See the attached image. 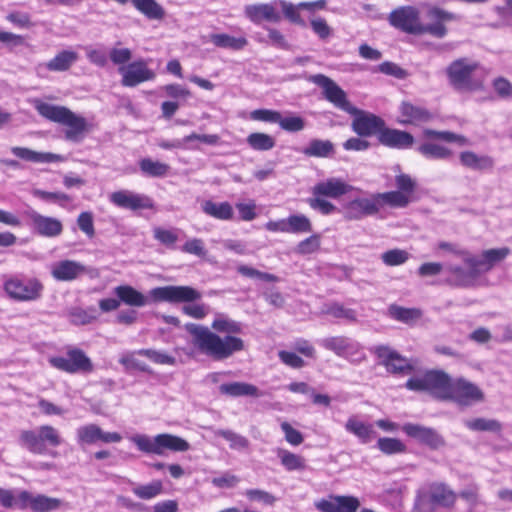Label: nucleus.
<instances>
[{"mask_svg":"<svg viewBox=\"0 0 512 512\" xmlns=\"http://www.w3.org/2000/svg\"><path fill=\"white\" fill-rule=\"evenodd\" d=\"M137 353L157 364L174 365L176 362L173 356L154 349H141Z\"/></svg>","mask_w":512,"mask_h":512,"instance_id":"nucleus-60","label":"nucleus"},{"mask_svg":"<svg viewBox=\"0 0 512 512\" xmlns=\"http://www.w3.org/2000/svg\"><path fill=\"white\" fill-rule=\"evenodd\" d=\"M276 5L277 1L249 4L244 7V15L254 24H260L263 21L278 23L281 21V15L277 11Z\"/></svg>","mask_w":512,"mask_h":512,"instance_id":"nucleus-21","label":"nucleus"},{"mask_svg":"<svg viewBox=\"0 0 512 512\" xmlns=\"http://www.w3.org/2000/svg\"><path fill=\"white\" fill-rule=\"evenodd\" d=\"M151 298L156 302L187 303L201 298V293L190 286H162L150 290Z\"/></svg>","mask_w":512,"mask_h":512,"instance_id":"nucleus-10","label":"nucleus"},{"mask_svg":"<svg viewBox=\"0 0 512 512\" xmlns=\"http://www.w3.org/2000/svg\"><path fill=\"white\" fill-rule=\"evenodd\" d=\"M276 455L287 471H301L306 468V461L301 455L283 448H278Z\"/></svg>","mask_w":512,"mask_h":512,"instance_id":"nucleus-35","label":"nucleus"},{"mask_svg":"<svg viewBox=\"0 0 512 512\" xmlns=\"http://www.w3.org/2000/svg\"><path fill=\"white\" fill-rule=\"evenodd\" d=\"M140 170L143 174L150 177H163L169 170L170 166L166 163L153 161L150 158H144L139 163Z\"/></svg>","mask_w":512,"mask_h":512,"instance_id":"nucleus-44","label":"nucleus"},{"mask_svg":"<svg viewBox=\"0 0 512 512\" xmlns=\"http://www.w3.org/2000/svg\"><path fill=\"white\" fill-rule=\"evenodd\" d=\"M353 190H358L345 182L342 178L330 177L316 183L312 188L313 196L338 199Z\"/></svg>","mask_w":512,"mask_h":512,"instance_id":"nucleus-19","label":"nucleus"},{"mask_svg":"<svg viewBox=\"0 0 512 512\" xmlns=\"http://www.w3.org/2000/svg\"><path fill=\"white\" fill-rule=\"evenodd\" d=\"M3 289L11 299L19 302H29L41 298L44 286L37 278L24 280L17 276H11L4 281Z\"/></svg>","mask_w":512,"mask_h":512,"instance_id":"nucleus-7","label":"nucleus"},{"mask_svg":"<svg viewBox=\"0 0 512 512\" xmlns=\"http://www.w3.org/2000/svg\"><path fill=\"white\" fill-rule=\"evenodd\" d=\"M279 126L288 132H299L304 129L305 121L300 116L282 117L278 121Z\"/></svg>","mask_w":512,"mask_h":512,"instance_id":"nucleus-64","label":"nucleus"},{"mask_svg":"<svg viewBox=\"0 0 512 512\" xmlns=\"http://www.w3.org/2000/svg\"><path fill=\"white\" fill-rule=\"evenodd\" d=\"M459 159L464 167L472 170L485 171L494 167V159L491 156L477 155L472 151L461 152Z\"/></svg>","mask_w":512,"mask_h":512,"instance_id":"nucleus-29","label":"nucleus"},{"mask_svg":"<svg viewBox=\"0 0 512 512\" xmlns=\"http://www.w3.org/2000/svg\"><path fill=\"white\" fill-rule=\"evenodd\" d=\"M131 441L141 452L160 456L164 455L166 450L186 452L190 449V444L185 439L169 433L158 434L154 437L137 434L131 438Z\"/></svg>","mask_w":512,"mask_h":512,"instance_id":"nucleus-4","label":"nucleus"},{"mask_svg":"<svg viewBox=\"0 0 512 512\" xmlns=\"http://www.w3.org/2000/svg\"><path fill=\"white\" fill-rule=\"evenodd\" d=\"M62 506V500L48 497L43 494L32 495L28 491H21L18 495L17 508L31 509L33 512H50Z\"/></svg>","mask_w":512,"mask_h":512,"instance_id":"nucleus-15","label":"nucleus"},{"mask_svg":"<svg viewBox=\"0 0 512 512\" xmlns=\"http://www.w3.org/2000/svg\"><path fill=\"white\" fill-rule=\"evenodd\" d=\"M511 253L510 248L501 247L488 249L482 252V258H476L473 255L465 254V264L472 268L473 275L490 271L497 263L503 261Z\"/></svg>","mask_w":512,"mask_h":512,"instance_id":"nucleus-12","label":"nucleus"},{"mask_svg":"<svg viewBox=\"0 0 512 512\" xmlns=\"http://www.w3.org/2000/svg\"><path fill=\"white\" fill-rule=\"evenodd\" d=\"M120 43L109 50L110 61L119 67L128 65L132 59V51L126 47H120Z\"/></svg>","mask_w":512,"mask_h":512,"instance_id":"nucleus-56","label":"nucleus"},{"mask_svg":"<svg viewBox=\"0 0 512 512\" xmlns=\"http://www.w3.org/2000/svg\"><path fill=\"white\" fill-rule=\"evenodd\" d=\"M375 354L380 359V363L391 373L409 374L414 369L410 360L402 357L388 346L376 347Z\"/></svg>","mask_w":512,"mask_h":512,"instance_id":"nucleus-16","label":"nucleus"},{"mask_svg":"<svg viewBox=\"0 0 512 512\" xmlns=\"http://www.w3.org/2000/svg\"><path fill=\"white\" fill-rule=\"evenodd\" d=\"M378 140L384 146L397 149L410 148L414 143L412 134L402 130L386 128L385 126L379 133Z\"/></svg>","mask_w":512,"mask_h":512,"instance_id":"nucleus-25","label":"nucleus"},{"mask_svg":"<svg viewBox=\"0 0 512 512\" xmlns=\"http://www.w3.org/2000/svg\"><path fill=\"white\" fill-rule=\"evenodd\" d=\"M181 250L184 253L192 254L200 258H204L207 254L204 241L200 238H193L186 241Z\"/></svg>","mask_w":512,"mask_h":512,"instance_id":"nucleus-63","label":"nucleus"},{"mask_svg":"<svg viewBox=\"0 0 512 512\" xmlns=\"http://www.w3.org/2000/svg\"><path fill=\"white\" fill-rule=\"evenodd\" d=\"M11 152L16 157L32 163H53L63 161V156L51 152H38L30 148L14 146Z\"/></svg>","mask_w":512,"mask_h":512,"instance_id":"nucleus-26","label":"nucleus"},{"mask_svg":"<svg viewBox=\"0 0 512 512\" xmlns=\"http://www.w3.org/2000/svg\"><path fill=\"white\" fill-rule=\"evenodd\" d=\"M324 198V196H313L309 198L307 202L313 210H316L323 215H330L337 210V207L332 202Z\"/></svg>","mask_w":512,"mask_h":512,"instance_id":"nucleus-59","label":"nucleus"},{"mask_svg":"<svg viewBox=\"0 0 512 512\" xmlns=\"http://www.w3.org/2000/svg\"><path fill=\"white\" fill-rule=\"evenodd\" d=\"M78 59V54L71 50H64L51 59L46 67L50 71H66Z\"/></svg>","mask_w":512,"mask_h":512,"instance_id":"nucleus-39","label":"nucleus"},{"mask_svg":"<svg viewBox=\"0 0 512 512\" xmlns=\"http://www.w3.org/2000/svg\"><path fill=\"white\" fill-rule=\"evenodd\" d=\"M334 145L329 140L313 139L303 149L302 153L308 157L325 158L332 154Z\"/></svg>","mask_w":512,"mask_h":512,"instance_id":"nucleus-40","label":"nucleus"},{"mask_svg":"<svg viewBox=\"0 0 512 512\" xmlns=\"http://www.w3.org/2000/svg\"><path fill=\"white\" fill-rule=\"evenodd\" d=\"M477 67V63L469 62L465 58L452 62L447 68V75L451 85L455 89L467 88L471 81V75Z\"/></svg>","mask_w":512,"mask_h":512,"instance_id":"nucleus-18","label":"nucleus"},{"mask_svg":"<svg viewBox=\"0 0 512 512\" xmlns=\"http://www.w3.org/2000/svg\"><path fill=\"white\" fill-rule=\"evenodd\" d=\"M464 425L472 431L499 433L502 430V424L496 419L474 418L464 422Z\"/></svg>","mask_w":512,"mask_h":512,"instance_id":"nucleus-41","label":"nucleus"},{"mask_svg":"<svg viewBox=\"0 0 512 512\" xmlns=\"http://www.w3.org/2000/svg\"><path fill=\"white\" fill-rule=\"evenodd\" d=\"M21 446L33 454H44L47 445L58 447L62 443L59 431L51 425H41L36 430H23L19 436Z\"/></svg>","mask_w":512,"mask_h":512,"instance_id":"nucleus-6","label":"nucleus"},{"mask_svg":"<svg viewBox=\"0 0 512 512\" xmlns=\"http://www.w3.org/2000/svg\"><path fill=\"white\" fill-rule=\"evenodd\" d=\"M354 116L352 121L353 131L362 137L377 135L382 131L385 122L379 116L358 109V112L349 113Z\"/></svg>","mask_w":512,"mask_h":512,"instance_id":"nucleus-17","label":"nucleus"},{"mask_svg":"<svg viewBox=\"0 0 512 512\" xmlns=\"http://www.w3.org/2000/svg\"><path fill=\"white\" fill-rule=\"evenodd\" d=\"M403 124H416L428 122L432 116L425 108L414 106L411 103L403 102L400 106Z\"/></svg>","mask_w":512,"mask_h":512,"instance_id":"nucleus-33","label":"nucleus"},{"mask_svg":"<svg viewBox=\"0 0 512 512\" xmlns=\"http://www.w3.org/2000/svg\"><path fill=\"white\" fill-rule=\"evenodd\" d=\"M211 328L216 332L226 333L227 335L220 337L206 326L187 325V330L193 337L194 346L202 354L214 360H224L244 349V341L234 336V334H239L242 331L241 323L218 313L211 324Z\"/></svg>","mask_w":512,"mask_h":512,"instance_id":"nucleus-1","label":"nucleus"},{"mask_svg":"<svg viewBox=\"0 0 512 512\" xmlns=\"http://www.w3.org/2000/svg\"><path fill=\"white\" fill-rule=\"evenodd\" d=\"M77 441L80 445L84 444H96L98 435V425L87 424L81 426L76 431Z\"/></svg>","mask_w":512,"mask_h":512,"instance_id":"nucleus-54","label":"nucleus"},{"mask_svg":"<svg viewBox=\"0 0 512 512\" xmlns=\"http://www.w3.org/2000/svg\"><path fill=\"white\" fill-rule=\"evenodd\" d=\"M379 212L376 193L369 197H355L343 205V216L349 221H358Z\"/></svg>","mask_w":512,"mask_h":512,"instance_id":"nucleus-11","label":"nucleus"},{"mask_svg":"<svg viewBox=\"0 0 512 512\" xmlns=\"http://www.w3.org/2000/svg\"><path fill=\"white\" fill-rule=\"evenodd\" d=\"M323 314L333 316L338 319H345L351 322L357 321V313L354 309L347 308L344 305L334 302L325 305L322 309Z\"/></svg>","mask_w":512,"mask_h":512,"instance_id":"nucleus-45","label":"nucleus"},{"mask_svg":"<svg viewBox=\"0 0 512 512\" xmlns=\"http://www.w3.org/2000/svg\"><path fill=\"white\" fill-rule=\"evenodd\" d=\"M345 429L347 432L355 435L361 443H369L375 435L372 424L364 423L355 416H351L345 423Z\"/></svg>","mask_w":512,"mask_h":512,"instance_id":"nucleus-31","label":"nucleus"},{"mask_svg":"<svg viewBox=\"0 0 512 512\" xmlns=\"http://www.w3.org/2000/svg\"><path fill=\"white\" fill-rule=\"evenodd\" d=\"M310 80L323 89L325 99L332 103L336 108L341 109L346 113L358 112V108L351 105L348 101L346 92L332 79L323 74H316L311 76Z\"/></svg>","mask_w":512,"mask_h":512,"instance_id":"nucleus-8","label":"nucleus"},{"mask_svg":"<svg viewBox=\"0 0 512 512\" xmlns=\"http://www.w3.org/2000/svg\"><path fill=\"white\" fill-rule=\"evenodd\" d=\"M49 363L56 369L74 374L78 372L90 373L93 371L91 359L78 348L68 350L67 357H51Z\"/></svg>","mask_w":512,"mask_h":512,"instance_id":"nucleus-9","label":"nucleus"},{"mask_svg":"<svg viewBox=\"0 0 512 512\" xmlns=\"http://www.w3.org/2000/svg\"><path fill=\"white\" fill-rule=\"evenodd\" d=\"M34 106L42 117L67 127L65 139L68 141L78 143L89 131L86 119L65 106L48 104L38 99L34 101Z\"/></svg>","mask_w":512,"mask_h":512,"instance_id":"nucleus-3","label":"nucleus"},{"mask_svg":"<svg viewBox=\"0 0 512 512\" xmlns=\"http://www.w3.org/2000/svg\"><path fill=\"white\" fill-rule=\"evenodd\" d=\"M132 492L140 499L151 500L163 492V484L160 480H154L148 484L134 487Z\"/></svg>","mask_w":512,"mask_h":512,"instance_id":"nucleus-47","label":"nucleus"},{"mask_svg":"<svg viewBox=\"0 0 512 512\" xmlns=\"http://www.w3.org/2000/svg\"><path fill=\"white\" fill-rule=\"evenodd\" d=\"M87 273V267L74 260H60L52 264L51 276L62 282H70Z\"/></svg>","mask_w":512,"mask_h":512,"instance_id":"nucleus-22","label":"nucleus"},{"mask_svg":"<svg viewBox=\"0 0 512 512\" xmlns=\"http://www.w3.org/2000/svg\"><path fill=\"white\" fill-rule=\"evenodd\" d=\"M26 215L31 221L33 230L43 237H57L63 231V225L57 218L44 216L35 210L28 211Z\"/></svg>","mask_w":512,"mask_h":512,"instance_id":"nucleus-20","label":"nucleus"},{"mask_svg":"<svg viewBox=\"0 0 512 512\" xmlns=\"http://www.w3.org/2000/svg\"><path fill=\"white\" fill-rule=\"evenodd\" d=\"M409 257L410 254L406 250L395 248L384 252L381 255V260L387 266H399L404 264Z\"/></svg>","mask_w":512,"mask_h":512,"instance_id":"nucleus-53","label":"nucleus"},{"mask_svg":"<svg viewBox=\"0 0 512 512\" xmlns=\"http://www.w3.org/2000/svg\"><path fill=\"white\" fill-rule=\"evenodd\" d=\"M456 498L455 492L443 483H434L429 488V501L436 506L450 508Z\"/></svg>","mask_w":512,"mask_h":512,"instance_id":"nucleus-27","label":"nucleus"},{"mask_svg":"<svg viewBox=\"0 0 512 512\" xmlns=\"http://www.w3.org/2000/svg\"><path fill=\"white\" fill-rule=\"evenodd\" d=\"M277 4L281 7L282 12L287 20L291 23L306 26L304 19L301 17L299 10L301 9L298 4H293L286 0H277Z\"/></svg>","mask_w":512,"mask_h":512,"instance_id":"nucleus-51","label":"nucleus"},{"mask_svg":"<svg viewBox=\"0 0 512 512\" xmlns=\"http://www.w3.org/2000/svg\"><path fill=\"white\" fill-rule=\"evenodd\" d=\"M286 220L288 233H309L312 231L310 219L303 214L291 215Z\"/></svg>","mask_w":512,"mask_h":512,"instance_id":"nucleus-48","label":"nucleus"},{"mask_svg":"<svg viewBox=\"0 0 512 512\" xmlns=\"http://www.w3.org/2000/svg\"><path fill=\"white\" fill-rule=\"evenodd\" d=\"M376 198L378 200L379 210L384 205H388L392 208H405L411 202V198L406 197L403 192H399L398 190L376 193Z\"/></svg>","mask_w":512,"mask_h":512,"instance_id":"nucleus-36","label":"nucleus"},{"mask_svg":"<svg viewBox=\"0 0 512 512\" xmlns=\"http://www.w3.org/2000/svg\"><path fill=\"white\" fill-rule=\"evenodd\" d=\"M133 6L145 17L161 20L165 16L164 8L156 0H130Z\"/></svg>","mask_w":512,"mask_h":512,"instance_id":"nucleus-37","label":"nucleus"},{"mask_svg":"<svg viewBox=\"0 0 512 512\" xmlns=\"http://www.w3.org/2000/svg\"><path fill=\"white\" fill-rule=\"evenodd\" d=\"M94 309L84 310L80 307H73L67 311V317L73 325H87L96 321L97 316L91 314L89 311Z\"/></svg>","mask_w":512,"mask_h":512,"instance_id":"nucleus-50","label":"nucleus"},{"mask_svg":"<svg viewBox=\"0 0 512 512\" xmlns=\"http://www.w3.org/2000/svg\"><path fill=\"white\" fill-rule=\"evenodd\" d=\"M378 448L385 454H397L405 451V445L396 438L383 437L377 442Z\"/></svg>","mask_w":512,"mask_h":512,"instance_id":"nucleus-57","label":"nucleus"},{"mask_svg":"<svg viewBox=\"0 0 512 512\" xmlns=\"http://www.w3.org/2000/svg\"><path fill=\"white\" fill-rule=\"evenodd\" d=\"M202 211L215 219L229 221L234 217V210L229 202L216 203L211 200H206L201 205Z\"/></svg>","mask_w":512,"mask_h":512,"instance_id":"nucleus-32","label":"nucleus"},{"mask_svg":"<svg viewBox=\"0 0 512 512\" xmlns=\"http://www.w3.org/2000/svg\"><path fill=\"white\" fill-rule=\"evenodd\" d=\"M216 436H220L229 442V446L232 450L244 451L249 448V440L232 430L229 429H218L214 431Z\"/></svg>","mask_w":512,"mask_h":512,"instance_id":"nucleus-42","label":"nucleus"},{"mask_svg":"<svg viewBox=\"0 0 512 512\" xmlns=\"http://www.w3.org/2000/svg\"><path fill=\"white\" fill-rule=\"evenodd\" d=\"M237 271L242 276L248 278H256L265 282H278L279 278L271 273L262 272L255 268L249 267L247 265H240L237 267Z\"/></svg>","mask_w":512,"mask_h":512,"instance_id":"nucleus-58","label":"nucleus"},{"mask_svg":"<svg viewBox=\"0 0 512 512\" xmlns=\"http://www.w3.org/2000/svg\"><path fill=\"white\" fill-rule=\"evenodd\" d=\"M395 185L399 192H403L404 195L413 200V195L417 188V182L408 174H398L395 177Z\"/></svg>","mask_w":512,"mask_h":512,"instance_id":"nucleus-52","label":"nucleus"},{"mask_svg":"<svg viewBox=\"0 0 512 512\" xmlns=\"http://www.w3.org/2000/svg\"><path fill=\"white\" fill-rule=\"evenodd\" d=\"M484 394L474 383L459 378L451 383V395L448 400H453L460 405L469 406L475 402H481Z\"/></svg>","mask_w":512,"mask_h":512,"instance_id":"nucleus-14","label":"nucleus"},{"mask_svg":"<svg viewBox=\"0 0 512 512\" xmlns=\"http://www.w3.org/2000/svg\"><path fill=\"white\" fill-rule=\"evenodd\" d=\"M418 151L427 159H447L451 155L449 149L435 143H424L418 147Z\"/></svg>","mask_w":512,"mask_h":512,"instance_id":"nucleus-49","label":"nucleus"},{"mask_svg":"<svg viewBox=\"0 0 512 512\" xmlns=\"http://www.w3.org/2000/svg\"><path fill=\"white\" fill-rule=\"evenodd\" d=\"M210 40L217 47L231 50H242L248 44L245 37H234L225 33L212 34Z\"/></svg>","mask_w":512,"mask_h":512,"instance_id":"nucleus-38","label":"nucleus"},{"mask_svg":"<svg viewBox=\"0 0 512 512\" xmlns=\"http://www.w3.org/2000/svg\"><path fill=\"white\" fill-rule=\"evenodd\" d=\"M282 432L284 433V438L286 442H288L292 446H299L304 441L303 434L293 428L290 423L287 421H283L280 425Z\"/></svg>","mask_w":512,"mask_h":512,"instance_id":"nucleus-62","label":"nucleus"},{"mask_svg":"<svg viewBox=\"0 0 512 512\" xmlns=\"http://www.w3.org/2000/svg\"><path fill=\"white\" fill-rule=\"evenodd\" d=\"M114 294L119 298L120 303L132 307H143L149 303L148 297L130 285H119L114 288Z\"/></svg>","mask_w":512,"mask_h":512,"instance_id":"nucleus-28","label":"nucleus"},{"mask_svg":"<svg viewBox=\"0 0 512 512\" xmlns=\"http://www.w3.org/2000/svg\"><path fill=\"white\" fill-rule=\"evenodd\" d=\"M402 429L409 437L428 445L432 449H438L445 444L443 437L433 428L408 423Z\"/></svg>","mask_w":512,"mask_h":512,"instance_id":"nucleus-24","label":"nucleus"},{"mask_svg":"<svg viewBox=\"0 0 512 512\" xmlns=\"http://www.w3.org/2000/svg\"><path fill=\"white\" fill-rule=\"evenodd\" d=\"M246 141L252 149L257 151H268L275 146L274 138L266 133L261 132H254L249 134Z\"/></svg>","mask_w":512,"mask_h":512,"instance_id":"nucleus-46","label":"nucleus"},{"mask_svg":"<svg viewBox=\"0 0 512 512\" xmlns=\"http://www.w3.org/2000/svg\"><path fill=\"white\" fill-rule=\"evenodd\" d=\"M389 313L394 319L406 324H412L422 316L421 310L417 308H405L397 305H391Z\"/></svg>","mask_w":512,"mask_h":512,"instance_id":"nucleus-43","label":"nucleus"},{"mask_svg":"<svg viewBox=\"0 0 512 512\" xmlns=\"http://www.w3.org/2000/svg\"><path fill=\"white\" fill-rule=\"evenodd\" d=\"M118 72L122 76L121 84L124 87H136L143 82L154 80L156 77L155 72L142 59L118 67Z\"/></svg>","mask_w":512,"mask_h":512,"instance_id":"nucleus-13","label":"nucleus"},{"mask_svg":"<svg viewBox=\"0 0 512 512\" xmlns=\"http://www.w3.org/2000/svg\"><path fill=\"white\" fill-rule=\"evenodd\" d=\"M219 391L221 394H225L231 397H240V396H252V397H261L263 395L259 389L249 383L245 382H231L224 383L219 386Z\"/></svg>","mask_w":512,"mask_h":512,"instance_id":"nucleus-30","label":"nucleus"},{"mask_svg":"<svg viewBox=\"0 0 512 512\" xmlns=\"http://www.w3.org/2000/svg\"><path fill=\"white\" fill-rule=\"evenodd\" d=\"M322 345L326 349L333 351L339 356H342L348 349L351 348L349 340L343 336L326 338L323 340Z\"/></svg>","mask_w":512,"mask_h":512,"instance_id":"nucleus-55","label":"nucleus"},{"mask_svg":"<svg viewBox=\"0 0 512 512\" xmlns=\"http://www.w3.org/2000/svg\"><path fill=\"white\" fill-rule=\"evenodd\" d=\"M450 376L438 370H431L420 377L410 378L406 387L412 391L428 392L435 398L448 400L451 395Z\"/></svg>","mask_w":512,"mask_h":512,"instance_id":"nucleus-5","label":"nucleus"},{"mask_svg":"<svg viewBox=\"0 0 512 512\" xmlns=\"http://www.w3.org/2000/svg\"><path fill=\"white\" fill-rule=\"evenodd\" d=\"M427 18L431 23L423 24L420 19V11L416 7L401 6L390 12L388 21L391 26L408 34H429L441 39L447 35L445 23L458 19L456 14L436 6L428 9Z\"/></svg>","mask_w":512,"mask_h":512,"instance_id":"nucleus-2","label":"nucleus"},{"mask_svg":"<svg viewBox=\"0 0 512 512\" xmlns=\"http://www.w3.org/2000/svg\"><path fill=\"white\" fill-rule=\"evenodd\" d=\"M468 268L466 271L461 266L448 265L446 269L452 276L446 279V283L454 287L470 286L479 275H473L472 268Z\"/></svg>","mask_w":512,"mask_h":512,"instance_id":"nucleus-34","label":"nucleus"},{"mask_svg":"<svg viewBox=\"0 0 512 512\" xmlns=\"http://www.w3.org/2000/svg\"><path fill=\"white\" fill-rule=\"evenodd\" d=\"M110 201L120 208L130 210L150 209L153 206L149 197L128 190L113 192Z\"/></svg>","mask_w":512,"mask_h":512,"instance_id":"nucleus-23","label":"nucleus"},{"mask_svg":"<svg viewBox=\"0 0 512 512\" xmlns=\"http://www.w3.org/2000/svg\"><path fill=\"white\" fill-rule=\"evenodd\" d=\"M338 512H357L360 501L355 496L336 495Z\"/></svg>","mask_w":512,"mask_h":512,"instance_id":"nucleus-61","label":"nucleus"}]
</instances>
